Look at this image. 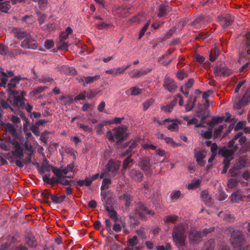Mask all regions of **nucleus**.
Masks as SVG:
<instances>
[{"mask_svg": "<svg viewBox=\"0 0 250 250\" xmlns=\"http://www.w3.org/2000/svg\"><path fill=\"white\" fill-rule=\"evenodd\" d=\"M121 199L124 200L125 201V208H127L131 205V202L133 201V197L128 194H124L120 197Z\"/></svg>", "mask_w": 250, "mask_h": 250, "instance_id": "nucleus-35", "label": "nucleus"}, {"mask_svg": "<svg viewBox=\"0 0 250 250\" xmlns=\"http://www.w3.org/2000/svg\"><path fill=\"white\" fill-rule=\"evenodd\" d=\"M242 132L238 133L234 136L231 140L229 141L227 145L228 147L230 148L229 150L232 151L233 154L238 149V144H239L241 145H243L246 141V137L242 136Z\"/></svg>", "mask_w": 250, "mask_h": 250, "instance_id": "nucleus-7", "label": "nucleus"}, {"mask_svg": "<svg viewBox=\"0 0 250 250\" xmlns=\"http://www.w3.org/2000/svg\"><path fill=\"white\" fill-rule=\"evenodd\" d=\"M37 14L38 16V20L39 21V24H42L46 18V15L44 14L41 13L40 12H37Z\"/></svg>", "mask_w": 250, "mask_h": 250, "instance_id": "nucleus-54", "label": "nucleus"}, {"mask_svg": "<svg viewBox=\"0 0 250 250\" xmlns=\"http://www.w3.org/2000/svg\"><path fill=\"white\" fill-rule=\"evenodd\" d=\"M206 152L205 150H197L194 149V156L196 162L201 166H204L206 163V162L203 160L206 156Z\"/></svg>", "mask_w": 250, "mask_h": 250, "instance_id": "nucleus-22", "label": "nucleus"}, {"mask_svg": "<svg viewBox=\"0 0 250 250\" xmlns=\"http://www.w3.org/2000/svg\"><path fill=\"white\" fill-rule=\"evenodd\" d=\"M245 45L243 50L239 54V59L237 62L239 64H242L244 59L249 60V58L248 56H250V32L247 33L245 35Z\"/></svg>", "mask_w": 250, "mask_h": 250, "instance_id": "nucleus-8", "label": "nucleus"}, {"mask_svg": "<svg viewBox=\"0 0 250 250\" xmlns=\"http://www.w3.org/2000/svg\"><path fill=\"white\" fill-rule=\"evenodd\" d=\"M250 65L249 62H247L246 63H244L240 67V68L238 70V72L239 73L245 72L248 70L249 67Z\"/></svg>", "mask_w": 250, "mask_h": 250, "instance_id": "nucleus-64", "label": "nucleus"}, {"mask_svg": "<svg viewBox=\"0 0 250 250\" xmlns=\"http://www.w3.org/2000/svg\"><path fill=\"white\" fill-rule=\"evenodd\" d=\"M145 18V17L144 14H139L131 19L129 22L130 24L138 23L143 21Z\"/></svg>", "mask_w": 250, "mask_h": 250, "instance_id": "nucleus-41", "label": "nucleus"}, {"mask_svg": "<svg viewBox=\"0 0 250 250\" xmlns=\"http://www.w3.org/2000/svg\"><path fill=\"white\" fill-rule=\"evenodd\" d=\"M188 76L187 72L184 70L179 71L177 74V77L180 80H183L185 78L188 77Z\"/></svg>", "mask_w": 250, "mask_h": 250, "instance_id": "nucleus-63", "label": "nucleus"}, {"mask_svg": "<svg viewBox=\"0 0 250 250\" xmlns=\"http://www.w3.org/2000/svg\"><path fill=\"white\" fill-rule=\"evenodd\" d=\"M8 98L5 101L13 108L18 109L22 108L24 106V102L27 100L25 98L26 93L24 91L15 90L8 92Z\"/></svg>", "mask_w": 250, "mask_h": 250, "instance_id": "nucleus-1", "label": "nucleus"}, {"mask_svg": "<svg viewBox=\"0 0 250 250\" xmlns=\"http://www.w3.org/2000/svg\"><path fill=\"white\" fill-rule=\"evenodd\" d=\"M163 87L170 93H174L177 88L175 81L169 77L165 79Z\"/></svg>", "mask_w": 250, "mask_h": 250, "instance_id": "nucleus-16", "label": "nucleus"}, {"mask_svg": "<svg viewBox=\"0 0 250 250\" xmlns=\"http://www.w3.org/2000/svg\"><path fill=\"white\" fill-rule=\"evenodd\" d=\"M243 192L241 190H238L232 193L231 196L230 200L232 202H237L239 200L244 199V195H243Z\"/></svg>", "mask_w": 250, "mask_h": 250, "instance_id": "nucleus-28", "label": "nucleus"}, {"mask_svg": "<svg viewBox=\"0 0 250 250\" xmlns=\"http://www.w3.org/2000/svg\"><path fill=\"white\" fill-rule=\"evenodd\" d=\"M154 99L151 98L150 99L143 103V109L144 110H146L151 105L154 103Z\"/></svg>", "mask_w": 250, "mask_h": 250, "instance_id": "nucleus-55", "label": "nucleus"}, {"mask_svg": "<svg viewBox=\"0 0 250 250\" xmlns=\"http://www.w3.org/2000/svg\"><path fill=\"white\" fill-rule=\"evenodd\" d=\"M52 194L48 190L45 189L42 191L41 196L43 198L45 203H49V199L50 197L51 198Z\"/></svg>", "mask_w": 250, "mask_h": 250, "instance_id": "nucleus-44", "label": "nucleus"}, {"mask_svg": "<svg viewBox=\"0 0 250 250\" xmlns=\"http://www.w3.org/2000/svg\"><path fill=\"white\" fill-rule=\"evenodd\" d=\"M211 21V18L207 15H200L192 21V25L197 28L204 27Z\"/></svg>", "mask_w": 250, "mask_h": 250, "instance_id": "nucleus-12", "label": "nucleus"}, {"mask_svg": "<svg viewBox=\"0 0 250 250\" xmlns=\"http://www.w3.org/2000/svg\"><path fill=\"white\" fill-rule=\"evenodd\" d=\"M214 245V240L210 239L205 243L202 250H213Z\"/></svg>", "mask_w": 250, "mask_h": 250, "instance_id": "nucleus-43", "label": "nucleus"}, {"mask_svg": "<svg viewBox=\"0 0 250 250\" xmlns=\"http://www.w3.org/2000/svg\"><path fill=\"white\" fill-rule=\"evenodd\" d=\"M0 0V11L7 13L11 8L9 0Z\"/></svg>", "mask_w": 250, "mask_h": 250, "instance_id": "nucleus-29", "label": "nucleus"}, {"mask_svg": "<svg viewBox=\"0 0 250 250\" xmlns=\"http://www.w3.org/2000/svg\"><path fill=\"white\" fill-rule=\"evenodd\" d=\"M218 153L224 158L223 162L224 167L222 173H226L230 165V161L233 159V153L226 146H224L219 149Z\"/></svg>", "mask_w": 250, "mask_h": 250, "instance_id": "nucleus-5", "label": "nucleus"}, {"mask_svg": "<svg viewBox=\"0 0 250 250\" xmlns=\"http://www.w3.org/2000/svg\"><path fill=\"white\" fill-rule=\"evenodd\" d=\"M182 193L180 190H173L171 191L170 195L171 201L175 202L182 197Z\"/></svg>", "mask_w": 250, "mask_h": 250, "instance_id": "nucleus-39", "label": "nucleus"}, {"mask_svg": "<svg viewBox=\"0 0 250 250\" xmlns=\"http://www.w3.org/2000/svg\"><path fill=\"white\" fill-rule=\"evenodd\" d=\"M143 89L137 86H133L130 88L129 89L126 91V94L128 95L138 96L142 93Z\"/></svg>", "mask_w": 250, "mask_h": 250, "instance_id": "nucleus-32", "label": "nucleus"}, {"mask_svg": "<svg viewBox=\"0 0 250 250\" xmlns=\"http://www.w3.org/2000/svg\"><path fill=\"white\" fill-rule=\"evenodd\" d=\"M56 69L58 72L65 75H74L76 74V71L72 67H69L68 65H58Z\"/></svg>", "mask_w": 250, "mask_h": 250, "instance_id": "nucleus-19", "label": "nucleus"}, {"mask_svg": "<svg viewBox=\"0 0 250 250\" xmlns=\"http://www.w3.org/2000/svg\"><path fill=\"white\" fill-rule=\"evenodd\" d=\"M127 128L125 125L118 126L106 133L107 138L113 142H116L117 145L123 142L128 136Z\"/></svg>", "mask_w": 250, "mask_h": 250, "instance_id": "nucleus-2", "label": "nucleus"}, {"mask_svg": "<svg viewBox=\"0 0 250 250\" xmlns=\"http://www.w3.org/2000/svg\"><path fill=\"white\" fill-rule=\"evenodd\" d=\"M120 167V164L119 162L109 161L105 165V168L102 171L100 178H103L104 177H108L110 175L115 176L119 172Z\"/></svg>", "mask_w": 250, "mask_h": 250, "instance_id": "nucleus-4", "label": "nucleus"}, {"mask_svg": "<svg viewBox=\"0 0 250 250\" xmlns=\"http://www.w3.org/2000/svg\"><path fill=\"white\" fill-rule=\"evenodd\" d=\"M52 172L58 179H62L68 177L65 170H62L57 167H52Z\"/></svg>", "mask_w": 250, "mask_h": 250, "instance_id": "nucleus-27", "label": "nucleus"}, {"mask_svg": "<svg viewBox=\"0 0 250 250\" xmlns=\"http://www.w3.org/2000/svg\"><path fill=\"white\" fill-rule=\"evenodd\" d=\"M168 5L167 4L160 5L157 11V16L159 18L163 17L167 14L168 12Z\"/></svg>", "mask_w": 250, "mask_h": 250, "instance_id": "nucleus-31", "label": "nucleus"}, {"mask_svg": "<svg viewBox=\"0 0 250 250\" xmlns=\"http://www.w3.org/2000/svg\"><path fill=\"white\" fill-rule=\"evenodd\" d=\"M150 24V21H148L146 24L144 25V26L142 28L141 30L140 31L139 33V39L140 40L143 36L144 35L146 31L148 28V27L149 26Z\"/></svg>", "mask_w": 250, "mask_h": 250, "instance_id": "nucleus-59", "label": "nucleus"}, {"mask_svg": "<svg viewBox=\"0 0 250 250\" xmlns=\"http://www.w3.org/2000/svg\"><path fill=\"white\" fill-rule=\"evenodd\" d=\"M177 103V99L176 98H175L171 102L167 104L166 106H163L162 107V109L164 110L166 112L169 113L170 112L173 107L176 105Z\"/></svg>", "mask_w": 250, "mask_h": 250, "instance_id": "nucleus-38", "label": "nucleus"}, {"mask_svg": "<svg viewBox=\"0 0 250 250\" xmlns=\"http://www.w3.org/2000/svg\"><path fill=\"white\" fill-rule=\"evenodd\" d=\"M120 68L110 69L105 71V73L110 74L113 76H115L119 74V70Z\"/></svg>", "mask_w": 250, "mask_h": 250, "instance_id": "nucleus-58", "label": "nucleus"}, {"mask_svg": "<svg viewBox=\"0 0 250 250\" xmlns=\"http://www.w3.org/2000/svg\"><path fill=\"white\" fill-rule=\"evenodd\" d=\"M196 116L200 118L201 121H205L209 116L208 111L204 109H200V111L196 112Z\"/></svg>", "mask_w": 250, "mask_h": 250, "instance_id": "nucleus-33", "label": "nucleus"}, {"mask_svg": "<svg viewBox=\"0 0 250 250\" xmlns=\"http://www.w3.org/2000/svg\"><path fill=\"white\" fill-rule=\"evenodd\" d=\"M25 244L30 249H35L38 246V243L34 235L30 230H26L24 234Z\"/></svg>", "mask_w": 250, "mask_h": 250, "instance_id": "nucleus-13", "label": "nucleus"}, {"mask_svg": "<svg viewBox=\"0 0 250 250\" xmlns=\"http://www.w3.org/2000/svg\"><path fill=\"white\" fill-rule=\"evenodd\" d=\"M49 164V162L46 160L44 159L42 163V167L44 168L46 171H50V169L52 170V167H55Z\"/></svg>", "mask_w": 250, "mask_h": 250, "instance_id": "nucleus-56", "label": "nucleus"}, {"mask_svg": "<svg viewBox=\"0 0 250 250\" xmlns=\"http://www.w3.org/2000/svg\"><path fill=\"white\" fill-rule=\"evenodd\" d=\"M3 109H8L11 112H14V108L7 102V101L0 100V120L4 114Z\"/></svg>", "mask_w": 250, "mask_h": 250, "instance_id": "nucleus-23", "label": "nucleus"}, {"mask_svg": "<svg viewBox=\"0 0 250 250\" xmlns=\"http://www.w3.org/2000/svg\"><path fill=\"white\" fill-rule=\"evenodd\" d=\"M31 42L32 39L28 38L27 37H25V39L21 42V46L24 48H32L35 49L37 48V45L35 43L34 44L35 47L31 46Z\"/></svg>", "mask_w": 250, "mask_h": 250, "instance_id": "nucleus-37", "label": "nucleus"}, {"mask_svg": "<svg viewBox=\"0 0 250 250\" xmlns=\"http://www.w3.org/2000/svg\"><path fill=\"white\" fill-rule=\"evenodd\" d=\"M241 179L242 178L239 177L229 179L227 184L228 187L230 188H234Z\"/></svg>", "mask_w": 250, "mask_h": 250, "instance_id": "nucleus-40", "label": "nucleus"}, {"mask_svg": "<svg viewBox=\"0 0 250 250\" xmlns=\"http://www.w3.org/2000/svg\"><path fill=\"white\" fill-rule=\"evenodd\" d=\"M101 78L100 75H97L94 76L83 77L81 78L79 81L83 83V85L86 86V84L91 83Z\"/></svg>", "mask_w": 250, "mask_h": 250, "instance_id": "nucleus-25", "label": "nucleus"}, {"mask_svg": "<svg viewBox=\"0 0 250 250\" xmlns=\"http://www.w3.org/2000/svg\"><path fill=\"white\" fill-rule=\"evenodd\" d=\"M248 102L246 101L243 97L241 100L237 102L235 104V107L237 109H240L242 107L246 106L248 104Z\"/></svg>", "mask_w": 250, "mask_h": 250, "instance_id": "nucleus-47", "label": "nucleus"}, {"mask_svg": "<svg viewBox=\"0 0 250 250\" xmlns=\"http://www.w3.org/2000/svg\"><path fill=\"white\" fill-rule=\"evenodd\" d=\"M135 213L138 214L140 218L146 220V214L153 215L154 212L148 209L146 204L142 202H139L135 208Z\"/></svg>", "mask_w": 250, "mask_h": 250, "instance_id": "nucleus-10", "label": "nucleus"}, {"mask_svg": "<svg viewBox=\"0 0 250 250\" xmlns=\"http://www.w3.org/2000/svg\"><path fill=\"white\" fill-rule=\"evenodd\" d=\"M246 125V122L245 121H239L238 122L234 127V130L235 131H238L240 129H243L244 130V128L246 127L245 126Z\"/></svg>", "mask_w": 250, "mask_h": 250, "instance_id": "nucleus-61", "label": "nucleus"}, {"mask_svg": "<svg viewBox=\"0 0 250 250\" xmlns=\"http://www.w3.org/2000/svg\"><path fill=\"white\" fill-rule=\"evenodd\" d=\"M21 80H22V79L21 76H15L11 78L8 83L7 82L6 88H7V90L8 92L11 91H15V88L16 85L20 83V81Z\"/></svg>", "mask_w": 250, "mask_h": 250, "instance_id": "nucleus-21", "label": "nucleus"}, {"mask_svg": "<svg viewBox=\"0 0 250 250\" xmlns=\"http://www.w3.org/2000/svg\"><path fill=\"white\" fill-rule=\"evenodd\" d=\"M111 184V180L107 178H104L102 183V186L101 187V190H103L104 188H109V186Z\"/></svg>", "mask_w": 250, "mask_h": 250, "instance_id": "nucleus-48", "label": "nucleus"}, {"mask_svg": "<svg viewBox=\"0 0 250 250\" xmlns=\"http://www.w3.org/2000/svg\"><path fill=\"white\" fill-rule=\"evenodd\" d=\"M131 155H130L124 161L123 169H126L128 167L129 164L133 162V160L131 158Z\"/></svg>", "mask_w": 250, "mask_h": 250, "instance_id": "nucleus-51", "label": "nucleus"}, {"mask_svg": "<svg viewBox=\"0 0 250 250\" xmlns=\"http://www.w3.org/2000/svg\"><path fill=\"white\" fill-rule=\"evenodd\" d=\"M3 126L6 131V134L8 135V138L9 143L20 139V135L18 133V130L11 124L9 123L3 124Z\"/></svg>", "mask_w": 250, "mask_h": 250, "instance_id": "nucleus-9", "label": "nucleus"}, {"mask_svg": "<svg viewBox=\"0 0 250 250\" xmlns=\"http://www.w3.org/2000/svg\"><path fill=\"white\" fill-rule=\"evenodd\" d=\"M200 184L201 181L199 180L193 181L188 185V188L191 189L197 188L200 186Z\"/></svg>", "mask_w": 250, "mask_h": 250, "instance_id": "nucleus-53", "label": "nucleus"}, {"mask_svg": "<svg viewBox=\"0 0 250 250\" xmlns=\"http://www.w3.org/2000/svg\"><path fill=\"white\" fill-rule=\"evenodd\" d=\"M12 32L19 40H21L27 37L28 35V33L26 31H24L19 28H13L12 30Z\"/></svg>", "mask_w": 250, "mask_h": 250, "instance_id": "nucleus-26", "label": "nucleus"}, {"mask_svg": "<svg viewBox=\"0 0 250 250\" xmlns=\"http://www.w3.org/2000/svg\"><path fill=\"white\" fill-rule=\"evenodd\" d=\"M139 243L137 236H134L132 238L128 239L127 241V245L128 247H133Z\"/></svg>", "mask_w": 250, "mask_h": 250, "instance_id": "nucleus-45", "label": "nucleus"}, {"mask_svg": "<svg viewBox=\"0 0 250 250\" xmlns=\"http://www.w3.org/2000/svg\"><path fill=\"white\" fill-rule=\"evenodd\" d=\"M129 175L132 179L139 182L142 181L144 178L143 173L141 171L135 169H131Z\"/></svg>", "mask_w": 250, "mask_h": 250, "instance_id": "nucleus-24", "label": "nucleus"}, {"mask_svg": "<svg viewBox=\"0 0 250 250\" xmlns=\"http://www.w3.org/2000/svg\"><path fill=\"white\" fill-rule=\"evenodd\" d=\"M223 129H224V125H220L219 126L218 128L215 129V130L214 131L213 134V137L214 138H216L218 137L220 135V134L222 131V130Z\"/></svg>", "mask_w": 250, "mask_h": 250, "instance_id": "nucleus-60", "label": "nucleus"}, {"mask_svg": "<svg viewBox=\"0 0 250 250\" xmlns=\"http://www.w3.org/2000/svg\"><path fill=\"white\" fill-rule=\"evenodd\" d=\"M212 132L213 127H210L207 130L203 132V136L206 139H210L213 135Z\"/></svg>", "mask_w": 250, "mask_h": 250, "instance_id": "nucleus-49", "label": "nucleus"}, {"mask_svg": "<svg viewBox=\"0 0 250 250\" xmlns=\"http://www.w3.org/2000/svg\"><path fill=\"white\" fill-rule=\"evenodd\" d=\"M35 20V19L33 15H25L21 18V21L30 24L34 22Z\"/></svg>", "mask_w": 250, "mask_h": 250, "instance_id": "nucleus-46", "label": "nucleus"}, {"mask_svg": "<svg viewBox=\"0 0 250 250\" xmlns=\"http://www.w3.org/2000/svg\"><path fill=\"white\" fill-rule=\"evenodd\" d=\"M30 130L37 136L40 135V131L39 126L35 124L30 127Z\"/></svg>", "mask_w": 250, "mask_h": 250, "instance_id": "nucleus-57", "label": "nucleus"}, {"mask_svg": "<svg viewBox=\"0 0 250 250\" xmlns=\"http://www.w3.org/2000/svg\"><path fill=\"white\" fill-rule=\"evenodd\" d=\"M229 231L230 232V241L235 248L244 245L246 238L242 231L232 228H230Z\"/></svg>", "mask_w": 250, "mask_h": 250, "instance_id": "nucleus-3", "label": "nucleus"}, {"mask_svg": "<svg viewBox=\"0 0 250 250\" xmlns=\"http://www.w3.org/2000/svg\"><path fill=\"white\" fill-rule=\"evenodd\" d=\"M9 143L14 146L15 150L12 152L13 155L20 159H22L24 156L23 150L18 143V140L14 141Z\"/></svg>", "mask_w": 250, "mask_h": 250, "instance_id": "nucleus-18", "label": "nucleus"}, {"mask_svg": "<svg viewBox=\"0 0 250 250\" xmlns=\"http://www.w3.org/2000/svg\"><path fill=\"white\" fill-rule=\"evenodd\" d=\"M91 185V182L89 179L88 177H86L84 180H78L76 181L74 186H76L77 189H79V188L77 186L79 187H89Z\"/></svg>", "mask_w": 250, "mask_h": 250, "instance_id": "nucleus-36", "label": "nucleus"}, {"mask_svg": "<svg viewBox=\"0 0 250 250\" xmlns=\"http://www.w3.org/2000/svg\"><path fill=\"white\" fill-rule=\"evenodd\" d=\"M185 229L183 226L177 225L174 227L172 236L174 241L177 242L180 245H184L186 240Z\"/></svg>", "mask_w": 250, "mask_h": 250, "instance_id": "nucleus-6", "label": "nucleus"}, {"mask_svg": "<svg viewBox=\"0 0 250 250\" xmlns=\"http://www.w3.org/2000/svg\"><path fill=\"white\" fill-rule=\"evenodd\" d=\"M224 120V117L214 116L212 117L211 122L209 124V127H213L215 125L221 123Z\"/></svg>", "mask_w": 250, "mask_h": 250, "instance_id": "nucleus-42", "label": "nucleus"}, {"mask_svg": "<svg viewBox=\"0 0 250 250\" xmlns=\"http://www.w3.org/2000/svg\"><path fill=\"white\" fill-rule=\"evenodd\" d=\"M217 21L224 29H227L233 23L234 17L229 14H225L219 17Z\"/></svg>", "mask_w": 250, "mask_h": 250, "instance_id": "nucleus-11", "label": "nucleus"}, {"mask_svg": "<svg viewBox=\"0 0 250 250\" xmlns=\"http://www.w3.org/2000/svg\"><path fill=\"white\" fill-rule=\"evenodd\" d=\"M214 73L218 76L228 77L233 73V71L227 66H216Z\"/></svg>", "mask_w": 250, "mask_h": 250, "instance_id": "nucleus-15", "label": "nucleus"}, {"mask_svg": "<svg viewBox=\"0 0 250 250\" xmlns=\"http://www.w3.org/2000/svg\"><path fill=\"white\" fill-rule=\"evenodd\" d=\"M178 218V216L174 214L168 215L166 217V219H165L164 221L166 223H174L177 220Z\"/></svg>", "mask_w": 250, "mask_h": 250, "instance_id": "nucleus-52", "label": "nucleus"}, {"mask_svg": "<svg viewBox=\"0 0 250 250\" xmlns=\"http://www.w3.org/2000/svg\"><path fill=\"white\" fill-rule=\"evenodd\" d=\"M209 34L208 33H203V32H200L198 33L195 36V39L198 40L199 39H202L203 40H205L207 39L208 36Z\"/></svg>", "mask_w": 250, "mask_h": 250, "instance_id": "nucleus-62", "label": "nucleus"}, {"mask_svg": "<svg viewBox=\"0 0 250 250\" xmlns=\"http://www.w3.org/2000/svg\"><path fill=\"white\" fill-rule=\"evenodd\" d=\"M229 173L232 177H234V178L237 177L242 178L241 174H238L239 169L235 167L230 168L229 170Z\"/></svg>", "mask_w": 250, "mask_h": 250, "instance_id": "nucleus-50", "label": "nucleus"}, {"mask_svg": "<svg viewBox=\"0 0 250 250\" xmlns=\"http://www.w3.org/2000/svg\"><path fill=\"white\" fill-rule=\"evenodd\" d=\"M14 73L12 71H9L7 72H0V86L4 88L6 87V83L8 81V78L14 76Z\"/></svg>", "mask_w": 250, "mask_h": 250, "instance_id": "nucleus-20", "label": "nucleus"}, {"mask_svg": "<svg viewBox=\"0 0 250 250\" xmlns=\"http://www.w3.org/2000/svg\"><path fill=\"white\" fill-rule=\"evenodd\" d=\"M104 208L106 210V211L109 213V217L110 218L113 219L115 222L118 221V217L117 215V212L115 210L107 206H105Z\"/></svg>", "mask_w": 250, "mask_h": 250, "instance_id": "nucleus-30", "label": "nucleus"}, {"mask_svg": "<svg viewBox=\"0 0 250 250\" xmlns=\"http://www.w3.org/2000/svg\"><path fill=\"white\" fill-rule=\"evenodd\" d=\"M66 198L65 195L58 196L57 194H53L51 195V201L54 204H61Z\"/></svg>", "mask_w": 250, "mask_h": 250, "instance_id": "nucleus-34", "label": "nucleus"}, {"mask_svg": "<svg viewBox=\"0 0 250 250\" xmlns=\"http://www.w3.org/2000/svg\"><path fill=\"white\" fill-rule=\"evenodd\" d=\"M203 235L201 231L195 229H191L188 234V238L191 242L198 243L202 241Z\"/></svg>", "mask_w": 250, "mask_h": 250, "instance_id": "nucleus-17", "label": "nucleus"}, {"mask_svg": "<svg viewBox=\"0 0 250 250\" xmlns=\"http://www.w3.org/2000/svg\"><path fill=\"white\" fill-rule=\"evenodd\" d=\"M139 166L146 174H148L149 176L151 175L152 171L150 170V159L148 157H146L140 159L139 162Z\"/></svg>", "mask_w": 250, "mask_h": 250, "instance_id": "nucleus-14", "label": "nucleus"}]
</instances>
